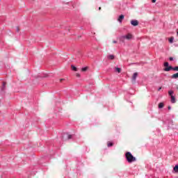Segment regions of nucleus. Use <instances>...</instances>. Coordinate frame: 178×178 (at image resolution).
Instances as JSON below:
<instances>
[{
  "instance_id": "19",
  "label": "nucleus",
  "mask_w": 178,
  "mask_h": 178,
  "mask_svg": "<svg viewBox=\"0 0 178 178\" xmlns=\"http://www.w3.org/2000/svg\"><path fill=\"white\" fill-rule=\"evenodd\" d=\"M164 66L165 67H169V63H168V62L164 63Z\"/></svg>"
},
{
  "instance_id": "5",
  "label": "nucleus",
  "mask_w": 178,
  "mask_h": 178,
  "mask_svg": "<svg viewBox=\"0 0 178 178\" xmlns=\"http://www.w3.org/2000/svg\"><path fill=\"white\" fill-rule=\"evenodd\" d=\"M131 24L132 26H137L138 24V20H131Z\"/></svg>"
},
{
  "instance_id": "30",
  "label": "nucleus",
  "mask_w": 178,
  "mask_h": 178,
  "mask_svg": "<svg viewBox=\"0 0 178 178\" xmlns=\"http://www.w3.org/2000/svg\"><path fill=\"white\" fill-rule=\"evenodd\" d=\"M99 10H101V7L99 8Z\"/></svg>"
},
{
  "instance_id": "27",
  "label": "nucleus",
  "mask_w": 178,
  "mask_h": 178,
  "mask_svg": "<svg viewBox=\"0 0 178 178\" xmlns=\"http://www.w3.org/2000/svg\"><path fill=\"white\" fill-rule=\"evenodd\" d=\"M160 90H162V87H160V88L158 89V91H159Z\"/></svg>"
},
{
  "instance_id": "23",
  "label": "nucleus",
  "mask_w": 178,
  "mask_h": 178,
  "mask_svg": "<svg viewBox=\"0 0 178 178\" xmlns=\"http://www.w3.org/2000/svg\"><path fill=\"white\" fill-rule=\"evenodd\" d=\"M117 43H118L117 41H115V40H113V44H117Z\"/></svg>"
},
{
  "instance_id": "26",
  "label": "nucleus",
  "mask_w": 178,
  "mask_h": 178,
  "mask_svg": "<svg viewBox=\"0 0 178 178\" xmlns=\"http://www.w3.org/2000/svg\"><path fill=\"white\" fill-rule=\"evenodd\" d=\"M76 77H80V74H76Z\"/></svg>"
},
{
  "instance_id": "28",
  "label": "nucleus",
  "mask_w": 178,
  "mask_h": 178,
  "mask_svg": "<svg viewBox=\"0 0 178 178\" xmlns=\"http://www.w3.org/2000/svg\"><path fill=\"white\" fill-rule=\"evenodd\" d=\"M19 27H17V31H19Z\"/></svg>"
},
{
  "instance_id": "31",
  "label": "nucleus",
  "mask_w": 178,
  "mask_h": 178,
  "mask_svg": "<svg viewBox=\"0 0 178 178\" xmlns=\"http://www.w3.org/2000/svg\"><path fill=\"white\" fill-rule=\"evenodd\" d=\"M177 90H178V87H177Z\"/></svg>"
},
{
  "instance_id": "8",
  "label": "nucleus",
  "mask_w": 178,
  "mask_h": 178,
  "mask_svg": "<svg viewBox=\"0 0 178 178\" xmlns=\"http://www.w3.org/2000/svg\"><path fill=\"white\" fill-rule=\"evenodd\" d=\"M171 78L178 79V72L172 75Z\"/></svg>"
},
{
  "instance_id": "21",
  "label": "nucleus",
  "mask_w": 178,
  "mask_h": 178,
  "mask_svg": "<svg viewBox=\"0 0 178 178\" xmlns=\"http://www.w3.org/2000/svg\"><path fill=\"white\" fill-rule=\"evenodd\" d=\"M173 70H175V72H178V66L177 67H175L173 68Z\"/></svg>"
},
{
  "instance_id": "22",
  "label": "nucleus",
  "mask_w": 178,
  "mask_h": 178,
  "mask_svg": "<svg viewBox=\"0 0 178 178\" xmlns=\"http://www.w3.org/2000/svg\"><path fill=\"white\" fill-rule=\"evenodd\" d=\"M152 3H155L156 2V0H152Z\"/></svg>"
},
{
  "instance_id": "9",
  "label": "nucleus",
  "mask_w": 178,
  "mask_h": 178,
  "mask_svg": "<svg viewBox=\"0 0 178 178\" xmlns=\"http://www.w3.org/2000/svg\"><path fill=\"white\" fill-rule=\"evenodd\" d=\"M171 102L172 104H175L176 102V99L174 97V96H171Z\"/></svg>"
},
{
  "instance_id": "14",
  "label": "nucleus",
  "mask_w": 178,
  "mask_h": 178,
  "mask_svg": "<svg viewBox=\"0 0 178 178\" xmlns=\"http://www.w3.org/2000/svg\"><path fill=\"white\" fill-rule=\"evenodd\" d=\"M6 87V82H3V86L1 88V90L3 91V90H5Z\"/></svg>"
},
{
  "instance_id": "7",
  "label": "nucleus",
  "mask_w": 178,
  "mask_h": 178,
  "mask_svg": "<svg viewBox=\"0 0 178 178\" xmlns=\"http://www.w3.org/2000/svg\"><path fill=\"white\" fill-rule=\"evenodd\" d=\"M108 59H110L111 60H113V59H115V56L113 55H109L108 56Z\"/></svg>"
},
{
  "instance_id": "15",
  "label": "nucleus",
  "mask_w": 178,
  "mask_h": 178,
  "mask_svg": "<svg viewBox=\"0 0 178 178\" xmlns=\"http://www.w3.org/2000/svg\"><path fill=\"white\" fill-rule=\"evenodd\" d=\"M88 70V67H85L81 69V72H87Z\"/></svg>"
},
{
  "instance_id": "29",
  "label": "nucleus",
  "mask_w": 178,
  "mask_h": 178,
  "mask_svg": "<svg viewBox=\"0 0 178 178\" xmlns=\"http://www.w3.org/2000/svg\"><path fill=\"white\" fill-rule=\"evenodd\" d=\"M168 109H169V111H170V106H168Z\"/></svg>"
},
{
  "instance_id": "25",
  "label": "nucleus",
  "mask_w": 178,
  "mask_h": 178,
  "mask_svg": "<svg viewBox=\"0 0 178 178\" xmlns=\"http://www.w3.org/2000/svg\"><path fill=\"white\" fill-rule=\"evenodd\" d=\"M169 60H173V57H170Z\"/></svg>"
},
{
  "instance_id": "12",
  "label": "nucleus",
  "mask_w": 178,
  "mask_h": 178,
  "mask_svg": "<svg viewBox=\"0 0 178 178\" xmlns=\"http://www.w3.org/2000/svg\"><path fill=\"white\" fill-rule=\"evenodd\" d=\"M107 147H113V143L108 142L107 143Z\"/></svg>"
},
{
  "instance_id": "11",
  "label": "nucleus",
  "mask_w": 178,
  "mask_h": 178,
  "mask_svg": "<svg viewBox=\"0 0 178 178\" xmlns=\"http://www.w3.org/2000/svg\"><path fill=\"white\" fill-rule=\"evenodd\" d=\"M115 72H118V73H120L122 72V69L116 67Z\"/></svg>"
},
{
  "instance_id": "17",
  "label": "nucleus",
  "mask_w": 178,
  "mask_h": 178,
  "mask_svg": "<svg viewBox=\"0 0 178 178\" xmlns=\"http://www.w3.org/2000/svg\"><path fill=\"white\" fill-rule=\"evenodd\" d=\"M65 136L67 138V140H70V138H72V135L66 134Z\"/></svg>"
},
{
  "instance_id": "20",
  "label": "nucleus",
  "mask_w": 178,
  "mask_h": 178,
  "mask_svg": "<svg viewBox=\"0 0 178 178\" xmlns=\"http://www.w3.org/2000/svg\"><path fill=\"white\" fill-rule=\"evenodd\" d=\"M173 38H170V39H169V42H170V44H172V42H173Z\"/></svg>"
},
{
  "instance_id": "13",
  "label": "nucleus",
  "mask_w": 178,
  "mask_h": 178,
  "mask_svg": "<svg viewBox=\"0 0 178 178\" xmlns=\"http://www.w3.org/2000/svg\"><path fill=\"white\" fill-rule=\"evenodd\" d=\"M174 171H175L176 173H178V165H176L174 167Z\"/></svg>"
},
{
  "instance_id": "18",
  "label": "nucleus",
  "mask_w": 178,
  "mask_h": 178,
  "mask_svg": "<svg viewBox=\"0 0 178 178\" xmlns=\"http://www.w3.org/2000/svg\"><path fill=\"white\" fill-rule=\"evenodd\" d=\"M168 94H169V95H170L171 97H173V90H170V91H168Z\"/></svg>"
},
{
  "instance_id": "6",
  "label": "nucleus",
  "mask_w": 178,
  "mask_h": 178,
  "mask_svg": "<svg viewBox=\"0 0 178 178\" xmlns=\"http://www.w3.org/2000/svg\"><path fill=\"white\" fill-rule=\"evenodd\" d=\"M173 69H174L173 67L169 66L168 67H165L164 70H165V72H170V70H173Z\"/></svg>"
},
{
  "instance_id": "4",
  "label": "nucleus",
  "mask_w": 178,
  "mask_h": 178,
  "mask_svg": "<svg viewBox=\"0 0 178 178\" xmlns=\"http://www.w3.org/2000/svg\"><path fill=\"white\" fill-rule=\"evenodd\" d=\"M124 19V15H120V17L118 19V22H119L120 23H122V22H123V19Z\"/></svg>"
},
{
  "instance_id": "1",
  "label": "nucleus",
  "mask_w": 178,
  "mask_h": 178,
  "mask_svg": "<svg viewBox=\"0 0 178 178\" xmlns=\"http://www.w3.org/2000/svg\"><path fill=\"white\" fill-rule=\"evenodd\" d=\"M125 156H126L127 161V162H129V163L136 162V157H134V155L131 154V153L130 152H127L125 154Z\"/></svg>"
},
{
  "instance_id": "10",
  "label": "nucleus",
  "mask_w": 178,
  "mask_h": 178,
  "mask_svg": "<svg viewBox=\"0 0 178 178\" xmlns=\"http://www.w3.org/2000/svg\"><path fill=\"white\" fill-rule=\"evenodd\" d=\"M72 70H74V72H77V67H76L74 65H71Z\"/></svg>"
},
{
  "instance_id": "16",
  "label": "nucleus",
  "mask_w": 178,
  "mask_h": 178,
  "mask_svg": "<svg viewBox=\"0 0 178 178\" xmlns=\"http://www.w3.org/2000/svg\"><path fill=\"white\" fill-rule=\"evenodd\" d=\"M159 109H162V108H163V103H159Z\"/></svg>"
},
{
  "instance_id": "3",
  "label": "nucleus",
  "mask_w": 178,
  "mask_h": 178,
  "mask_svg": "<svg viewBox=\"0 0 178 178\" xmlns=\"http://www.w3.org/2000/svg\"><path fill=\"white\" fill-rule=\"evenodd\" d=\"M137 76H138V73L134 72L132 76V83L134 84L136 83V79H137Z\"/></svg>"
},
{
  "instance_id": "2",
  "label": "nucleus",
  "mask_w": 178,
  "mask_h": 178,
  "mask_svg": "<svg viewBox=\"0 0 178 178\" xmlns=\"http://www.w3.org/2000/svg\"><path fill=\"white\" fill-rule=\"evenodd\" d=\"M124 38L126 40H131V38H133V35H131V33H128L126 35L122 36L121 38H120V41H123V40H124Z\"/></svg>"
},
{
  "instance_id": "24",
  "label": "nucleus",
  "mask_w": 178,
  "mask_h": 178,
  "mask_svg": "<svg viewBox=\"0 0 178 178\" xmlns=\"http://www.w3.org/2000/svg\"><path fill=\"white\" fill-rule=\"evenodd\" d=\"M64 80H65V79H60V83H62Z\"/></svg>"
}]
</instances>
